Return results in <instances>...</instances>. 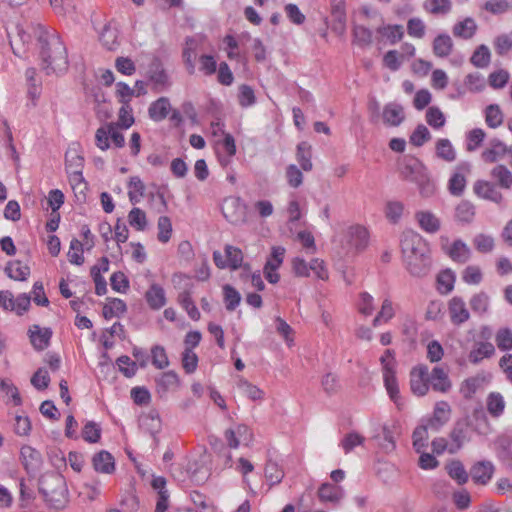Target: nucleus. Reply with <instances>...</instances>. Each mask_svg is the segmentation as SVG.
<instances>
[{"instance_id": "obj_1", "label": "nucleus", "mask_w": 512, "mask_h": 512, "mask_svg": "<svg viewBox=\"0 0 512 512\" xmlns=\"http://www.w3.org/2000/svg\"><path fill=\"white\" fill-rule=\"evenodd\" d=\"M38 42L43 71L47 75L65 72L68 68V56L59 34H41Z\"/></svg>"}, {"instance_id": "obj_2", "label": "nucleus", "mask_w": 512, "mask_h": 512, "mask_svg": "<svg viewBox=\"0 0 512 512\" xmlns=\"http://www.w3.org/2000/svg\"><path fill=\"white\" fill-rule=\"evenodd\" d=\"M39 490L45 501L55 509L65 507L68 501L66 482L57 473H46L39 481Z\"/></svg>"}, {"instance_id": "obj_3", "label": "nucleus", "mask_w": 512, "mask_h": 512, "mask_svg": "<svg viewBox=\"0 0 512 512\" xmlns=\"http://www.w3.org/2000/svg\"><path fill=\"white\" fill-rule=\"evenodd\" d=\"M121 127L109 122L99 127L95 132V144L101 151H106L112 146L122 148L125 145V138Z\"/></svg>"}, {"instance_id": "obj_4", "label": "nucleus", "mask_w": 512, "mask_h": 512, "mask_svg": "<svg viewBox=\"0 0 512 512\" xmlns=\"http://www.w3.org/2000/svg\"><path fill=\"white\" fill-rule=\"evenodd\" d=\"M404 176L407 180L415 182L418 185L422 196L430 197L434 194L435 185L421 164L416 163L413 166H406Z\"/></svg>"}, {"instance_id": "obj_5", "label": "nucleus", "mask_w": 512, "mask_h": 512, "mask_svg": "<svg viewBox=\"0 0 512 512\" xmlns=\"http://www.w3.org/2000/svg\"><path fill=\"white\" fill-rule=\"evenodd\" d=\"M401 251L403 259H406L416 254L421 255V252H429V248L421 235L412 230H407L403 232L401 237Z\"/></svg>"}, {"instance_id": "obj_6", "label": "nucleus", "mask_w": 512, "mask_h": 512, "mask_svg": "<svg viewBox=\"0 0 512 512\" xmlns=\"http://www.w3.org/2000/svg\"><path fill=\"white\" fill-rule=\"evenodd\" d=\"M411 392L416 396H425L429 392V368L427 365L414 366L409 373Z\"/></svg>"}, {"instance_id": "obj_7", "label": "nucleus", "mask_w": 512, "mask_h": 512, "mask_svg": "<svg viewBox=\"0 0 512 512\" xmlns=\"http://www.w3.org/2000/svg\"><path fill=\"white\" fill-rule=\"evenodd\" d=\"M224 251L225 255L219 251H214L213 261L215 265L220 269L230 268L237 270L240 268L243 263L242 251L232 245H226Z\"/></svg>"}, {"instance_id": "obj_8", "label": "nucleus", "mask_w": 512, "mask_h": 512, "mask_svg": "<svg viewBox=\"0 0 512 512\" xmlns=\"http://www.w3.org/2000/svg\"><path fill=\"white\" fill-rule=\"evenodd\" d=\"M285 252L286 250L282 246H273L271 248V253L263 268L264 276L271 284H276L280 280V275L277 270L283 264Z\"/></svg>"}, {"instance_id": "obj_9", "label": "nucleus", "mask_w": 512, "mask_h": 512, "mask_svg": "<svg viewBox=\"0 0 512 512\" xmlns=\"http://www.w3.org/2000/svg\"><path fill=\"white\" fill-rule=\"evenodd\" d=\"M224 217L232 224H239L246 219V207L236 197H228L222 204Z\"/></svg>"}, {"instance_id": "obj_10", "label": "nucleus", "mask_w": 512, "mask_h": 512, "mask_svg": "<svg viewBox=\"0 0 512 512\" xmlns=\"http://www.w3.org/2000/svg\"><path fill=\"white\" fill-rule=\"evenodd\" d=\"M403 260L407 271L413 277H424L430 271L431 261L429 252H421V255L416 254Z\"/></svg>"}, {"instance_id": "obj_11", "label": "nucleus", "mask_w": 512, "mask_h": 512, "mask_svg": "<svg viewBox=\"0 0 512 512\" xmlns=\"http://www.w3.org/2000/svg\"><path fill=\"white\" fill-rule=\"evenodd\" d=\"M442 249L453 261L465 263L471 257V250L462 240H455L451 244L447 238L441 237Z\"/></svg>"}, {"instance_id": "obj_12", "label": "nucleus", "mask_w": 512, "mask_h": 512, "mask_svg": "<svg viewBox=\"0 0 512 512\" xmlns=\"http://www.w3.org/2000/svg\"><path fill=\"white\" fill-rule=\"evenodd\" d=\"M473 191L478 197L491 201L497 205H501L504 202L503 194L497 185L492 182L478 180L473 185Z\"/></svg>"}, {"instance_id": "obj_13", "label": "nucleus", "mask_w": 512, "mask_h": 512, "mask_svg": "<svg viewBox=\"0 0 512 512\" xmlns=\"http://www.w3.org/2000/svg\"><path fill=\"white\" fill-rule=\"evenodd\" d=\"M224 436L228 446L233 449H236L241 443H248L252 440V432L244 424L227 429Z\"/></svg>"}, {"instance_id": "obj_14", "label": "nucleus", "mask_w": 512, "mask_h": 512, "mask_svg": "<svg viewBox=\"0 0 512 512\" xmlns=\"http://www.w3.org/2000/svg\"><path fill=\"white\" fill-rule=\"evenodd\" d=\"M436 392L447 393L452 388V381L449 378L448 371L441 367L436 366L429 372V388Z\"/></svg>"}, {"instance_id": "obj_15", "label": "nucleus", "mask_w": 512, "mask_h": 512, "mask_svg": "<svg viewBox=\"0 0 512 512\" xmlns=\"http://www.w3.org/2000/svg\"><path fill=\"white\" fill-rule=\"evenodd\" d=\"M448 312L453 324L460 325L470 318L465 301L458 296L452 297L448 302Z\"/></svg>"}, {"instance_id": "obj_16", "label": "nucleus", "mask_w": 512, "mask_h": 512, "mask_svg": "<svg viewBox=\"0 0 512 512\" xmlns=\"http://www.w3.org/2000/svg\"><path fill=\"white\" fill-rule=\"evenodd\" d=\"M346 235L350 246L355 248L357 251H362L368 246L369 232L364 226H351L348 228Z\"/></svg>"}, {"instance_id": "obj_17", "label": "nucleus", "mask_w": 512, "mask_h": 512, "mask_svg": "<svg viewBox=\"0 0 512 512\" xmlns=\"http://www.w3.org/2000/svg\"><path fill=\"white\" fill-rule=\"evenodd\" d=\"M21 461L27 472H36L42 464V456L39 451L29 445H24L20 451Z\"/></svg>"}, {"instance_id": "obj_18", "label": "nucleus", "mask_w": 512, "mask_h": 512, "mask_svg": "<svg viewBox=\"0 0 512 512\" xmlns=\"http://www.w3.org/2000/svg\"><path fill=\"white\" fill-rule=\"evenodd\" d=\"M52 331L48 328H42L39 325H33L29 328L30 342L36 350H44L49 346Z\"/></svg>"}, {"instance_id": "obj_19", "label": "nucleus", "mask_w": 512, "mask_h": 512, "mask_svg": "<svg viewBox=\"0 0 512 512\" xmlns=\"http://www.w3.org/2000/svg\"><path fill=\"white\" fill-rule=\"evenodd\" d=\"M94 469L99 473L112 474L115 470V459L108 451L102 450L92 458Z\"/></svg>"}, {"instance_id": "obj_20", "label": "nucleus", "mask_w": 512, "mask_h": 512, "mask_svg": "<svg viewBox=\"0 0 512 512\" xmlns=\"http://www.w3.org/2000/svg\"><path fill=\"white\" fill-rule=\"evenodd\" d=\"M468 167L458 166L448 181V190L454 196H461L466 187Z\"/></svg>"}, {"instance_id": "obj_21", "label": "nucleus", "mask_w": 512, "mask_h": 512, "mask_svg": "<svg viewBox=\"0 0 512 512\" xmlns=\"http://www.w3.org/2000/svg\"><path fill=\"white\" fill-rule=\"evenodd\" d=\"M382 118L387 126H399L405 119L403 107L396 103L386 105L383 109Z\"/></svg>"}, {"instance_id": "obj_22", "label": "nucleus", "mask_w": 512, "mask_h": 512, "mask_svg": "<svg viewBox=\"0 0 512 512\" xmlns=\"http://www.w3.org/2000/svg\"><path fill=\"white\" fill-rule=\"evenodd\" d=\"M152 487L157 491V501L155 512H166L168 508L169 493L166 490V480L164 477H155L152 480Z\"/></svg>"}, {"instance_id": "obj_23", "label": "nucleus", "mask_w": 512, "mask_h": 512, "mask_svg": "<svg viewBox=\"0 0 512 512\" xmlns=\"http://www.w3.org/2000/svg\"><path fill=\"white\" fill-rule=\"evenodd\" d=\"M419 226L427 233H436L441 227L440 219L430 211H419L415 214Z\"/></svg>"}, {"instance_id": "obj_24", "label": "nucleus", "mask_w": 512, "mask_h": 512, "mask_svg": "<svg viewBox=\"0 0 512 512\" xmlns=\"http://www.w3.org/2000/svg\"><path fill=\"white\" fill-rule=\"evenodd\" d=\"M494 467L490 462H479L471 469V476L475 483L485 485L493 475Z\"/></svg>"}, {"instance_id": "obj_25", "label": "nucleus", "mask_w": 512, "mask_h": 512, "mask_svg": "<svg viewBox=\"0 0 512 512\" xmlns=\"http://www.w3.org/2000/svg\"><path fill=\"white\" fill-rule=\"evenodd\" d=\"M318 497L321 502L338 504L343 498V489L330 483H323L318 490Z\"/></svg>"}, {"instance_id": "obj_26", "label": "nucleus", "mask_w": 512, "mask_h": 512, "mask_svg": "<svg viewBox=\"0 0 512 512\" xmlns=\"http://www.w3.org/2000/svg\"><path fill=\"white\" fill-rule=\"evenodd\" d=\"M145 297L152 309L158 310L166 304L165 291L158 284H152L147 290Z\"/></svg>"}, {"instance_id": "obj_27", "label": "nucleus", "mask_w": 512, "mask_h": 512, "mask_svg": "<svg viewBox=\"0 0 512 512\" xmlns=\"http://www.w3.org/2000/svg\"><path fill=\"white\" fill-rule=\"evenodd\" d=\"M508 152V147L500 141H493L490 147L482 152V159L487 163H494L502 159Z\"/></svg>"}, {"instance_id": "obj_28", "label": "nucleus", "mask_w": 512, "mask_h": 512, "mask_svg": "<svg viewBox=\"0 0 512 512\" xmlns=\"http://www.w3.org/2000/svg\"><path fill=\"white\" fill-rule=\"evenodd\" d=\"M170 108L171 105L169 99L166 97H161L150 105L148 113L152 120L161 121L167 117Z\"/></svg>"}, {"instance_id": "obj_29", "label": "nucleus", "mask_w": 512, "mask_h": 512, "mask_svg": "<svg viewBox=\"0 0 512 512\" xmlns=\"http://www.w3.org/2000/svg\"><path fill=\"white\" fill-rule=\"evenodd\" d=\"M296 158L303 171L310 172L313 169L312 148L307 142L298 144Z\"/></svg>"}, {"instance_id": "obj_30", "label": "nucleus", "mask_w": 512, "mask_h": 512, "mask_svg": "<svg viewBox=\"0 0 512 512\" xmlns=\"http://www.w3.org/2000/svg\"><path fill=\"white\" fill-rule=\"evenodd\" d=\"M5 271L11 279L17 281H25L30 275L29 266L23 264L19 260L10 261L5 268Z\"/></svg>"}, {"instance_id": "obj_31", "label": "nucleus", "mask_w": 512, "mask_h": 512, "mask_svg": "<svg viewBox=\"0 0 512 512\" xmlns=\"http://www.w3.org/2000/svg\"><path fill=\"white\" fill-rule=\"evenodd\" d=\"M84 166V158L76 149H69L66 152V170L69 176L74 174H82Z\"/></svg>"}, {"instance_id": "obj_32", "label": "nucleus", "mask_w": 512, "mask_h": 512, "mask_svg": "<svg viewBox=\"0 0 512 512\" xmlns=\"http://www.w3.org/2000/svg\"><path fill=\"white\" fill-rule=\"evenodd\" d=\"M495 353V347L490 342H480L469 353V360L471 363L477 364L484 358H489Z\"/></svg>"}, {"instance_id": "obj_33", "label": "nucleus", "mask_w": 512, "mask_h": 512, "mask_svg": "<svg viewBox=\"0 0 512 512\" xmlns=\"http://www.w3.org/2000/svg\"><path fill=\"white\" fill-rule=\"evenodd\" d=\"M435 151L437 157L446 162H453L456 159V150L454 149L452 143L446 138L439 139L436 142Z\"/></svg>"}, {"instance_id": "obj_34", "label": "nucleus", "mask_w": 512, "mask_h": 512, "mask_svg": "<svg viewBox=\"0 0 512 512\" xmlns=\"http://www.w3.org/2000/svg\"><path fill=\"white\" fill-rule=\"evenodd\" d=\"M485 382L484 376H474L464 380L460 386V392L466 399H470Z\"/></svg>"}, {"instance_id": "obj_35", "label": "nucleus", "mask_w": 512, "mask_h": 512, "mask_svg": "<svg viewBox=\"0 0 512 512\" xmlns=\"http://www.w3.org/2000/svg\"><path fill=\"white\" fill-rule=\"evenodd\" d=\"M31 34H9V43L15 55L21 56L27 51Z\"/></svg>"}, {"instance_id": "obj_36", "label": "nucleus", "mask_w": 512, "mask_h": 512, "mask_svg": "<svg viewBox=\"0 0 512 512\" xmlns=\"http://www.w3.org/2000/svg\"><path fill=\"white\" fill-rule=\"evenodd\" d=\"M487 411L493 417H499L505 409V401L500 393H490L486 400Z\"/></svg>"}, {"instance_id": "obj_37", "label": "nucleus", "mask_w": 512, "mask_h": 512, "mask_svg": "<svg viewBox=\"0 0 512 512\" xmlns=\"http://www.w3.org/2000/svg\"><path fill=\"white\" fill-rule=\"evenodd\" d=\"M189 477L195 484H202L207 481L210 476L209 469L201 463L193 462L188 467Z\"/></svg>"}, {"instance_id": "obj_38", "label": "nucleus", "mask_w": 512, "mask_h": 512, "mask_svg": "<svg viewBox=\"0 0 512 512\" xmlns=\"http://www.w3.org/2000/svg\"><path fill=\"white\" fill-rule=\"evenodd\" d=\"M492 177L497 181L498 185L504 189L512 186V173L504 165H497L491 171Z\"/></svg>"}, {"instance_id": "obj_39", "label": "nucleus", "mask_w": 512, "mask_h": 512, "mask_svg": "<svg viewBox=\"0 0 512 512\" xmlns=\"http://www.w3.org/2000/svg\"><path fill=\"white\" fill-rule=\"evenodd\" d=\"M145 185L141 181V179L137 176H133L130 178L128 184V196L129 200L132 204H136L140 202L142 197L144 196Z\"/></svg>"}, {"instance_id": "obj_40", "label": "nucleus", "mask_w": 512, "mask_h": 512, "mask_svg": "<svg viewBox=\"0 0 512 512\" xmlns=\"http://www.w3.org/2000/svg\"><path fill=\"white\" fill-rule=\"evenodd\" d=\"M126 311V304L118 298L109 300L103 307V316L106 319L119 317Z\"/></svg>"}, {"instance_id": "obj_41", "label": "nucleus", "mask_w": 512, "mask_h": 512, "mask_svg": "<svg viewBox=\"0 0 512 512\" xmlns=\"http://www.w3.org/2000/svg\"><path fill=\"white\" fill-rule=\"evenodd\" d=\"M404 212V204L400 201H388L385 204V217L387 220L393 224H396L400 221Z\"/></svg>"}, {"instance_id": "obj_42", "label": "nucleus", "mask_w": 512, "mask_h": 512, "mask_svg": "<svg viewBox=\"0 0 512 512\" xmlns=\"http://www.w3.org/2000/svg\"><path fill=\"white\" fill-rule=\"evenodd\" d=\"M450 413H451V407L447 402H445V401L438 402L435 406L433 418L430 421V425L431 426H434V425L439 426V425L444 424L445 422L448 421V419L450 417Z\"/></svg>"}, {"instance_id": "obj_43", "label": "nucleus", "mask_w": 512, "mask_h": 512, "mask_svg": "<svg viewBox=\"0 0 512 512\" xmlns=\"http://www.w3.org/2000/svg\"><path fill=\"white\" fill-rule=\"evenodd\" d=\"M274 322L276 332L284 339L287 346H293L295 335L293 328L281 317H276Z\"/></svg>"}, {"instance_id": "obj_44", "label": "nucleus", "mask_w": 512, "mask_h": 512, "mask_svg": "<svg viewBox=\"0 0 512 512\" xmlns=\"http://www.w3.org/2000/svg\"><path fill=\"white\" fill-rule=\"evenodd\" d=\"M449 476L456 480L458 484H464L468 480V474L460 461L454 460L446 465Z\"/></svg>"}, {"instance_id": "obj_45", "label": "nucleus", "mask_w": 512, "mask_h": 512, "mask_svg": "<svg viewBox=\"0 0 512 512\" xmlns=\"http://www.w3.org/2000/svg\"><path fill=\"white\" fill-rule=\"evenodd\" d=\"M424 8L431 14L444 15L450 12L452 3L451 0H426Z\"/></svg>"}, {"instance_id": "obj_46", "label": "nucleus", "mask_w": 512, "mask_h": 512, "mask_svg": "<svg viewBox=\"0 0 512 512\" xmlns=\"http://www.w3.org/2000/svg\"><path fill=\"white\" fill-rule=\"evenodd\" d=\"M471 427L481 435H487L491 432L490 423L483 411H474Z\"/></svg>"}, {"instance_id": "obj_47", "label": "nucleus", "mask_w": 512, "mask_h": 512, "mask_svg": "<svg viewBox=\"0 0 512 512\" xmlns=\"http://www.w3.org/2000/svg\"><path fill=\"white\" fill-rule=\"evenodd\" d=\"M69 181L77 200L84 201L86 198L87 183L84 180L83 174L71 175L69 176Z\"/></svg>"}, {"instance_id": "obj_48", "label": "nucleus", "mask_w": 512, "mask_h": 512, "mask_svg": "<svg viewBox=\"0 0 512 512\" xmlns=\"http://www.w3.org/2000/svg\"><path fill=\"white\" fill-rule=\"evenodd\" d=\"M503 113L498 105L492 104L486 108L485 120L490 128H497L503 123Z\"/></svg>"}, {"instance_id": "obj_49", "label": "nucleus", "mask_w": 512, "mask_h": 512, "mask_svg": "<svg viewBox=\"0 0 512 512\" xmlns=\"http://www.w3.org/2000/svg\"><path fill=\"white\" fill-rule=\"evenodd\" d=\"M302 171L295 164H290L286 167L285 178L291 188L296 189L303 184L304 176Z\"/></svg>"}, {"instance_id": "obj_50", "label": "nucleus", "mask_w": 512, "mask_h": 512, "mask_svg": "<svg viewBox=\"0 0 512 512\" xmlns=\"http://www.w3.org/2000/svg\"><path fill=\"white\" fill-rule=\"evenodd\" d=\"M135 122L132 108L129 104H122L118 112V119L114 125L123 129L130 128Z\"/></svg>"}, {"instance_id": "obj_51", "label": "nucleus", "mask_w": 512, "mask_h": 512, "mask_svg": "<svg viewBox=\"0 0 512 512\" xmlns=\"http://www.w3.org/2000/svg\"><path fill=\"white\" fill-rule=\"evenodd\" d=\"M452 47L451 38L446 34H440L434 40V52L439 57L448 56Z\"/></svg>"}, {"instance_id": "obj_52", "label": "nucleus", "mask_w": 512, "mask_h": 512, "mask_svg": "<svg viewBox=\"0 0 512 512\" xmlns=\"http://www.w3.org/2000/svg\"><path fill=\"white\" fill-rule=\"evenodd\" d=\"M455 216L460 222L470 223L475 216V208L470 202L462 201L456 207Z\"/></svg>"}, {"instance_id": "obj_53", "label": "nucleus", "mask_w": 512, "mask_h": 512, "mask_svg": "<svg viewBox=\"0 0 512 512\" xmlns=\"http://www.w3.org/2000/svg\"><path fill=\"white\" fill-rule=\"evenodd\" d=\"M149 78L156 87L168 86V76L159 63H153L149 71Z\"/></svg>"}, {"instance_id": "obj_54", "label": "nucleus", "mask_w": 512, "mask_h": 512, "mask_svg": "<svg viewBox=\"0 0 512 512\" xmlns=\"http://www.w3.org/2000/svg\"><path fill=\"white\" fill-rule=\"evenodd\" d=\"M495 342L502 351L512 350V330L507 327L500 328L495 334Z\"/></svg>"}, {"instance_id": "obj_55", "label": "nucleus", "mask_w": 512, "mask_h": 512, "mask_svg": "<svg viewBox=\"0 0 512 512\" xmlns=\"http://www.w3.org/2000/svg\"><path fill=\"white\" fill-rule=\"evenodd\" d=\"M265 477L270 482V486L275 484H279L283 477L284 471L281 467L275 462L268 461L265 466Z\"/></svg>"}, {"instance_id": "obj_56", "label": "nucleus", "mask_w": 512, "mask_h": 512, "mask_svg": "<svg viewBox=\"0 0 512 512\" xmlns=\"http://www.w3.org/2000/svg\"><path fill=\"white\" fill-rule=\"evenodd\" d=\"M466 435L465 430L462 426L457 425L450 433V445L448 448V452L451 454L456 453L463 445L465 441Z\"/></svg>"}, {"instance_id": "obj_57", "label": "nucleus", "mask_w": 512, "mask_h": 512, "mask_svg": "<svg viewBox=\"0 0 512 512\" xmlns=\"http://www.w3.org/2000/svg\"><path fill=\"white\" fill-rule=\"evenodd\" d=\"M475 249L480 253H489L494 249V238L487 234H478L473 239Z\"/></svg>"}, {"instance_id": "obj_58", "label": "nucleus", "mask_w": 512, "mask_h": 512, "mask_svg": "<svg viewBox=\"0 0 512 512\" xmlns=\"http://www.w3.org/2000/svg\"><path fill=\"white\" fill-rule=\"evenodd\" d=\"M455 276L452 271L445 270L439 273L437 277L438 290L442 294H447L452 291L454 287Z\"/></svg>"}, {"instance_id": "obj_59", "label": "nucleus", "mask_w": 512, "mask_h": 512, "mask_svg": "<svg viewBox=\"0 0 512 512\" xmlns=\"http://www.w3.org/2000/svg\"><path fill=\"white\" fill-rule=\"evenodd\" d=\"M426 121L435 129L442 128L446 123L443 112L436 106L429 107L426 112Z\"/></svg>"}, {"instance_id": "obj_60", "label": "nucleus", "mask_w": 512, "mask_h": 512, "mask_svg": "<svg viewBox=\"0 0 512 512\" xmlns=\"http://www.w3.org/2000/svg\"><path fill=\"white\" fill-rule=\"evenodd\" d=\"M482 278V270L476 265H469L462 272V280L469 285H478Z\"/></svg>"}, {"instance_id": "obj_61", "label": "nucleus", "mask_w": 512, "mask_h": 512, "mask_svg": "<svg viewBox=\"0 0 512 512\" xmlns=\"http://www.w3.org/2000/svg\"><path fill=\"white\" fill-rule=\"evenodd\" d=\"M67 256L70 263L82 265L84 263L83 244L79 240L73 239Z\"/></svg>"}, {"instance_id": "obj_62", "label": "nucleus", "mask_w": 512, "mask_h": 512, "mask_svg": "<svg viewBox=\"0 0 512 512\" xmlns=\"http://www.w3.org/2000/svg\"><path fill=\"white\" fill-rule=\"evenodd\" d=\"M223 294L226 309L233 311L239 305L241 300L239 292L227 284L223 286Z\"/></svg>"}, {"instance_id": "obj_63", "label": "nucleus", "mask_w": 512, "mask_h": 512, "mask_svg": "<svg viewBox=\"0 0 512 512\" xmlns=\"http://www.w3.org/2000/svg\"><path fill=\"white\" fill-rule=\"evenodd\" d=\"M484 9L492 14H503L512 9V0H488Z\"/></svg>"}, {"instance_id": "obj_64", "label": "nucleus", "mask_w": 512, "mask_h": 512, "mask_svg": "<svg viewBox=\"0 0 512 512\" xmlns=\"http://www.w3.org/2000/svg\"><path fill=\"white\" fill-rule=\"evenodd\" d=\"M128 222L136 230L143 231L147 226L145 212L139 208H133L128 214Z\"/></svg>"}]
</instances>
